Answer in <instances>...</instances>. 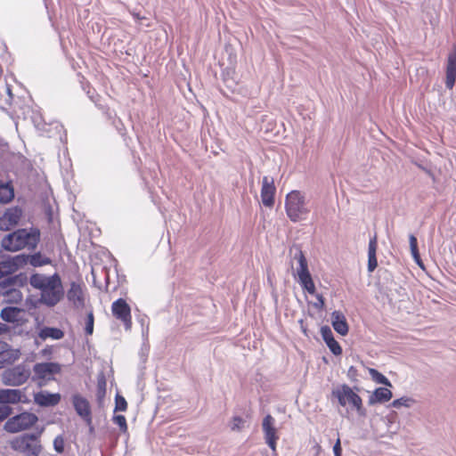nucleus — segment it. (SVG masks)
<instances>
[{"mask_svg":"<svg viewBox=\"0 0 456 456\" xmlns=\"http://www.w3.org/2000/svg\"><path fill=\"white\" fill-rule=\"evenodd\" d=\"M29 284L40 290L39 302L48 307L55 306L65 294L61 276L57 273L51 276L34 273L29 277Z\"/></svg>","mask_w":456,"mask_h":456,"instance_id":"nucleus-1","label":"nucleus"},{"mask_svg":"<svg viewBox=\"0 0 456 456\" xmlns=\"http://www.w3.org/2000/svg\"><path fill=\"white\" fill-rule=\"evenodd\" d=\"M40 240V232L37 228L18 229L5 235L1 241L2 247L11 252L22 248L34 250Z\"/></svg>","mask_w":456,"mask_h":456,"instance_id":"nucleus-2","label":"nucleus"},{"mask_svg":"<svg viewBox=\"0 0 456 456\" xmlns=\"http://www.w3.org/2000/svg\"><path fill=\"white\" fill-rule=\"evenodd\" d=\"M285 210L289 220L294 223L305 220L310 213L305 197L299 191H291L287 194Z\"/></svg>","mask_w":456,"mask_h":456,"instance_id":"nucleus-3","label":"nucleus"},{"mask_svg":"<svg viewBox=\"0 0 456 456\" xmlns=\"http://www.w3.org/2000/svg\"><path fill=\"white\" fill-rule=\"evenodd\" d=\"M42 430L35 433H25L12 442V448L26 456H39L42 445L39 441Z\"/></svg>","mask_w":456,"mask_h":456,"instance_id":"nucleus-4","label":"nucleus"},{"mask_svg":"<svg viewBox=\"0 0 456 456\" xmlns=\"http://www.w3.org/2000/svg\"><path fill=\"white\" fill-rule=\"evenodd\" d=\"M37 419L34 413L22 412L8 419L4 424V429L9 433H18L32 427Z\"/></svg>","mask_w":456,"mask_h":456,"instance_id":"nucleus-5","label":"nucleus"},{"mask_svg":"<svg viewBox=\"0 0 456 456\" xmlns=\"http://www.w3.org/2000/svg\"><path fill=\"white\" fill-rule=\"evenodd\" d=\"M332 395L338 400L340 405L346 406L348 404L358 411L361 409L362 399L349 386H341L336 390H333Z\"/></svg>","mask_w":456,"mask_h":456,"instance_id":"nucleus-6","label":"nucleus"},{"mask_svg":"<svg viewBox=\"0 0 456 456\" xmlns=\"http://www.w3.org/2000/svg\"><path fill=\"white\" fill-rule=\"evenodd\" d=\"M111 311L113 316L124 323L126 330H130L132 325L131 308L126 301L123 298H118L111 305Z\"/></svg>","mask_w":456,"mask_h":456,"instance_id":"nucleus-7","label":"nucleus"},{"mask_svg":"<svg viewBox=\"0 0 456 456\" xmlns=\"http://www.w3.org/2000/svg\"><path fill=\"white\" fill-rule=\"evenodd\" d=\"M262 429L264 432L265 443L272 451L275 452L276 442L279 439V436L275 428V419L272 415L267 414L264 418L262 422Z\"/></svg>","mask_w":456,"mask_h":456,"instance_id":"nucleus-8","label":"nucleus"},{"mask_svg":"<svg viewBox=\"0 0 456 456\" xmlns=\"http://www.w3.org/2000/svg\"><path fill=\"white\" fill-rule=\"evenodd\" d=\"M28 371H27L25 368L20 365L5 370L3 375L4 383L13 387L24 384L28 380Z\"/></svg>","mask_w":456,"mask_h":456,"instance_id":"nucleus-9","label":"nucleus"},{"mask_svg":"<svg viewBox=\"0 0 456 456\" xmlns=\"http://www.w3.org/2000/svg\"><path fill=\"white\" fill-rule=\"evenodd\" d=\"M61 370V364L53 362H37L33 366V372L37 379H51L52 376L59 374Z\"/></svg>","mask_w":456,"mask_h":456,"instance_id":"nucleus-10","label":"nucleus"},{"mask_svg":"<svg viewBox=\"0 0 456 456\" xmlns=\"http://www.w3.org/2000/svg\"><path fill=\"white\" fill-rule=\"evenodd\" d=\"M24 278L22 274L11 275L0 281V296H8L12 293L19 294L20 292L16 289L17 286H22Z\"/></svg>","mask_w":456,"mask_h":456,"instance_id":"nucleus-11","label":"nucleus"},{"mask_svg":"<svg viewBox=\"0 0 456 456\" xmlns=\"http://www.w3.org/2000/svg\"><path fill=\"white\" fill-rule=\"evenodd\" d=\"M275 192L276 188L273 178L270 176H264L260 196L265 207L272 208L273 206Z\"/></svg>","mask_w":456,"mask_h":456,"instance_id":"nucleus-12","label":"nucleus"},{"mask_svg":"<svg viewBox=\"0 0 456 456\" xmlns=\"http://www.w3.org/2000/svg\"><path fill=\"white\" fill-rule=\"evenodd\" d=\"M72 403L77 415L87 423H91L92 412L88 401L80 395H74L72 396Z\"/></svg>","mask_w":456,"mask_h":456,"instance_id":"nucleus-13","label":"nucleus"},{"mask_svg":"<svg viewBox=\"0 0 456 456\" xmlns=\"http://www.w3.org/2000/svg\"><path fill=\"white\" fill-rule=\"evenodd\" d=\"M67 298L76 308L83 307L85 305V298L81 284L71 281L70 288L67 291Z\"/></svg>","mask_w":456,"mask_h":456,"instance_id":"nucleus-14","label":"nucleus"},{"mask_svg":"<svg viewBox=\"0 0 456 456\" xmlns=\"http://www.w3.org/2000/svg\"><path fill=\"white\" fill-rule=\"evenodd\" d=\"M25 263L24 256H16L7 260L0 261V279L9 276Z\"/></svg>","mask_w":456,"mask_h":456,"instance_id":"nucleus-15","label":"nucleus"},{"mask_svg":"<svg viewBox=\"0 0 456 456\" xmlns=\"http://www.w3.org/2000/svg\"><path fill=\"white\" fill-rule=\"evenodd\" d=\"M456 80V48L453 49L447 58L445 70V86L452 89Z\"/></svg>","mask_w":456,"mask_h":456,"instance_id":"nucleus-16","label":"nucleus"},{"mask_svg":"<svg viewBox=\"0 0 456 456\" xmlns=\"http://www.w3.org/2000/svg\"><path fill=\"white\" fill-rule=\"evenodd\" d=\"M295 258L298 261V268L297 271V276H298V281L300 285L302 286L305 282H308L312 280L311 273L308 270V265L307 260L302 252V250L298 249L297 252L295 254Z\"/></svg>","mask_w":456,"mask_h":456,"instance_id":"nucleus-17","label":"nucleus"},{"mask_svg":"<svg viewBox=\"0 0 456 456\" xmlns=\"http://www.w3.org/2000/svg\"><path fill=\"white\" fill-rule=\"evenodd\" d=\"M61 401L60 394H51L47 391H39L34 395V402L42 407L57 405Z\"/></svg>","mask_w":456,"mask_h":456,"instance_id":"nucleus-18","label":"nucleus"},{"mask_svg":"<svg viewBox=\"0 0 456 456\" xmlns=\"http://www.w3.org/2000/svg\"><path fill=\"white\" fill-rule=\"evenodd\" d=\"M321 335L334 355H340L342 354V348L338 342L335 340L333 333L329 326H323L321 328Z\"/></svg>","mask_w":456,"mask_h":456,"instance_id":"nucleus-19","label":"nucleus"},{"mask_svg":"<svg viewBox=\"0 0 456 456\" xmlns=\"http://www.w3.org/2000/svg\"><path fill=\"white\" fill-rule=\"evenodd\" d=\"M331 324L333 329L340 335L345 336L348 332V324L343 313L334 311L331 314Z\"/></svg>","mask_w":456,"mask_h":456,"instance_id":"nucleus-20","label":"nucleus"},{"mask_svg":"<svg viewBox=\"0 0 456 456\" xmlns=\"http://www.w3.org/2000/svg\"><path fill=\"white\" fill-rule=\"evenodd\" d=\"M25 395L20 389H1V403H16L22 401Z\"/></svg>","mask_w":456,"mask_h":456,"instance_id":"nucleus-21","label":"nucleus"},{"mask_svg":"<svg viewBox=\"0 0 456 456\" xmlns=\"http://www.w3.org/2000/svg\"><path fill=\"white\" fill-rule=\"evenodd\" d=\"M24 256L25 264L29 263L34 267H39L46 265H50L52 260L48 256H45L41 252H37L32 255H21Z\"/></svg>","mask_w":456,"mask_h":456,"instance_id":"nucleus-22","label":"nucleus"},{"mask_svg":"<svg viewBox=\"0 0 456 456\" xmlns=\"http://www.w3.org/2000/svg\"><path fill=\"white\" fill-rule=\"evenodd\" d=\"M14 198V189L11 182L0 181V204H7Z\"/></svg>","mask_w":456,"mask_h":456,"instance_id":"nucleus-23","label":"nucleus"},{"mask_svg":"<svg viewBox=\"0 0 456 456\" xmlns=\"http://www.w3.org/2000/svg\"><path fill=\"white\" fill-rule=\"evenodd\" d=\"M393 396L392 391L389 387H378L372 391V403H384L388 402Z\"/></svg>","mask_w":456,"mask_h":456,"instance_id":"nucleus-24","label":"nucleus"},{"mask_svg":"<svg viewBox=\"0 0 456 456\" xmlns=\"http://www.w3.org/2000/svg\"><path fill=\"white\" fill-rule=\"evenodd\" d=\"M38 336L44 340L49 338L58 340L64 337V332L59 328L44 327L40 330Z\"/></svg>","mask_w":456,"mask_h":456,"instance_id":"nucleus-25","label":"nucleus"},{"mask_svg":"<svg viewBox=\"0 0 456 456\" xmlns=\"http://www.w3.org/2000/svg\"><path fill=\"white\" fill-rule=\"evenodd\" d=\"M20 310L15 306H6L2 309L0 317L7 322H15L18 321V315Z\"/></svg>","mask_w":456,"mask_h":456,"instance_id":"nucleus-26","label":"nucleus"},{"mask_svg":"<svg viewBox=\"0 0 456 456\" xmlns=\"http://www.w3.org/2000/svg\"><path fill=\"white\" fill-rule=\"evenodd\" d=\"M409 241H410L411 252L414 261L422 270H424L425 265H424V264L420 258L419 253L417 238L413 234H411L409 236Z\"/></svg>","mask_w":456,"mask_h":456,"instance_id":"nucleus-27","label":"nucleus"},{"mask_svg":"<svg viewBox=\"0 0 456 456\" xmlns=\"http://www.w3.org/2000/svg\"><path fill=\"white\" fill-rule=\"evenodd\" d=\"M21 216V210L18 208H10L4 212L3 217L6 219L8 224L16 225Z\"/></svg>","mask_w":456,"mask_h":456,"instance_id":"nucleus-28","label":"nucleus"},{"mask_svg":"<svg viewBox=\"0 0 456 456\" xmlns=\"http://www.w3.org/2000/svg\"><path fill=\"white\" fill-rule=\"evenodd\" d=\"M106 379L104 377L103 374H101L98 376V379H97V392H96V396H97V400L100 402L102 401V399H103V397L105 396V394H106Z\"/></svg>","mask_w":456,"mask_h":456,"instance_id":"nucleus-29","label":"nucleus"},{"mask_svg":"<svg viewBox=\"0 0 456 456\" xmlns=\"http://www.w3.org/2000/svg\"><path fill=\"white\" fill-rule=\"evenodd\" d=\"M372 380L376 381L377 383L392 387V384L388 380V379L375 369H372Z\"/></svg>","mask_w":456,"mask_h":456,"instance_id":"nucleus-30","label":"nucleus"},{"mask_svg":"<svg viewBox=\"0 0 456 456\" xmlns=\"http://www.w3.org/2000/svg\"><path fill=\"white\" fill-rule=\"evenodd\" d=\"M126 408H127V403L126 401V399L117 394L116 396H115V411H126Z\"/></svg>","mask_w":456,"mask_h":456,"instance_id":"nucleus-31","label":"nucleus"},{"mask_svg":"<svg viewBox=\"0 0 456 456\" xmlns=\"http://www.w3.org/2000/svg\"><path fill=\"white\" fill-rule=\"evenodd\" d=\"M113 421L119 427L121 432L127 431L126 419L124 415H115L113 417Z\"/></svg>","mask_w":456,"mask_h":456,"instance_id":"nucleus-32","label":"nucleus"},{"mask_svg":"<svg viewBox=\"0 0 456 456\" xmlns=\"http://www.w3.org/2000/svg\"><path fill=\"white\" fill-rule=\"evenodd\" d=\"M94 314L92 312H90L87 314L86 327H85V332H86V335H92L93 334V332H94Z\"/></svg>","mask_w":456,"mask_h":456,"instance_id":"nucleus-33","label":"nucleus"},{"mask_svg":"<svg viewBox=\"0 0 456 456\" xmlns=\"http://www.w3.org/2000/svg\"><path fill=\"white\" fill-rule=\"evenodd\" d=\"M64 438L61 435L57 436L53 440V448L58 453L64 452Z\"/></svg>","mask_w":456,"mask_h":456,"instance_id":"nucleus-34","label":"nucleus"},{"mask_svg":"<svg viewBox=\"0 0 456 456\" xmlns=\"http://www.w3.org/2000/svg\"><path fill=\"white\" fill-rule=\"evenodd\" d=\"M412 400L408 397H401L399 399L394 400L392 403V406L395 408H399L401 406L409 407L410 403H411Z\"/></svg>","mask_w":456,"mask_h":456,"instance_id":"nucleus-35","label":"nucleus"},{"mask_svg":"<svg viewBox=\"0 0 456 456\" xmlns=\"http://www.w3.org/2000/svg\"><path fill=\"white\" fill-rule=\"evenodd\" d=\"M12 413V409L8 405L0 403V421L8 418Z\"/></svg>","mask_w":456,"mask_h":456,"instance_id":"nucleus-36","label":"nucleus"},{"mask_svg":"<svg viewBox=\"0 0 456 456\" xmlns=\"http://www.w3.org/2000/svg\"><path fill=\"white\" fill-rule=\"evenodd\" d=\"M243 423H244V420L242 418H240L239 416L233 417L232 424H231L232 430H240Z\"/></svg>","mask_w":456,"mask_h":456,"instance_id":"nucleus-37","label":"nucleus"},{"mask_svg":"<svg viewBox=\"0 0 456 456\" xmlns=\"http://www.w3.org/2000/svg\"><path fill=\"white\" fill-rule=\"evenodd\" d=\"M301 287L303 288V289L306 290L311 295H314L315 293V285L313 279L308 282L303 284Z\"/></svg>","mask_w":456,"mask_h":456,"instance_id":"nucleus-38","label":"nucleus"},{"mask_svg":"<svg viewBox=\"0 0 456 456\" xmlns=\"http://www.w3.org/2000/svg\"><path fill=\"white\" fill-rule=\"evenodd\" d=\"M316 302L314 304V306L317 309H322L325 305L324 297L321 294H316Z\"/></svg>","mask_w":456,"mask_h":456,"instance_id":"nucleus-39","label":"nucleus"},{"mask_svg":"<svg viewBox=\"0 0 456 456\" xmlns=\"http://www.w3.org/2000/svg\"><path fill=\"white\" fill-rule=\"evenodd\" d=\"M333 452L335 456L342 455V448L339 438L336 441L335 444L333 445Z\"/></svg>","mask_w":456,"mask_h":456,"instance_id":"nucleus-40","label":"nucleus"},{"mask_svg":"<svg viewBox=\"0 0 456 456\" xmlns=\"http://www.w3.org/2000/svg\"><path fill=\"white\" fill-rule=\"evenodd\" d=\"M12 226H13L12 224H8V222L3 216L0 217V230L8 231Z\"/></svg>","mask_w":456,"mask_h":456,"instance_id":"nucleus-41","label":"nucleus"},{"mask_svg":"<svg viewBox=\"0 0 456 456\" xmlns=\"http://www.w3.org/2000/svg\"><path fill=\"white\" fill-rule=\"evenodd\" d=\"M367 256H368L367 269L369 272H370V265H371V263H370V240H369V243H368Z\"/></svg>","mask_w":456,"mask_h":456,"instance_id":"nucleus-42","label":"nucleus"},{"mask_svg":"<svg viewBox=\"0 0 456 456\" xmlns=\"http://www.w3.org/2000/svg\"><path fill=\"white\" fill-rule=\"evenodd\" d=\"M356 371H357L356 368L354 366H351L348 370V376L350 378H354L356 375Z\"/></svg>","mask_w":456,"mask_h":456,"instance_id":"nucleus-43","label":"nucleus"},{"mask_svg":"<svg viewBox=\"0 0 456 456\" xmlns=\"http://www.w3.org/2000/svg\"><path fill=\"white\" fill-rule=\"evenodd\" d=\"M374 248L372 247V265H371V268H372V271L376 268L377 266V260H376V257L374 256Z\"/></svg>","mask_w":456,"mask_h":456,"instance_id":"nucleus-44","label":"nucleus"},{"mask_svg":"<svg viewBox=\"0 0 456 456\" xmlns=\"http://www.w3.org/2000/svg\"><path fill=\"white\" fill-rule=\"evenodd\" d=\"M6 330V326L3 323H0V334Z\"/></svg>","mask_w":456,"mask_h":456,"instance_id":"nucleus-45","label":"nucleus"},{"mask_svg":"<svg viewBox=\"0 0 456 456\" xmlns=\"http://www.w3.org/2000/svg\"><path fill=\"white\" fill-rule=\"evenodd\" d=\"M7 92H8V94H9L10 96H12V92H11L10 87H7Z\"/></svg>","mask_w":456,"mask_h":456,"instance_id":"nucleus-46","label":"nucleus"}]
</instances>
